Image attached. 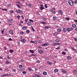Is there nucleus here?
I'll return each instance as SVG.
<instances>
[{
	"label": "nucleus",
	"instance_id": "nucleus-32",
	"mask_svg": "<svg viewBox=\"0 0 77 77\" xmlns=\"http://www.w3.org/2000/svg\"><path fill=\"white\" fill-rule=\"evenodd\" d=\"M62 54H63V55H65L66 54V53L64 51H63L62 52Z\"/></svg>",
	"mask_w": 77,
	"mask_h": 77
},
{
	"label": "nucleus",
	"instance_id": "nucleus-14",
	"mask_svg": "<svg viewBox=\"0 0 77 77\" xmlns=\"http://www.w3.org/2000/svg\"><path fill=\"white\" fill-rule=\"evenodd\" d=\"M63 31L64 32H66L67 31V30H66V28H63Z\"/></svg>",
	"mask_w": 77,
	"mask_h": 77
},
{
	"label": "nucleus",
	"instance_id": "nucleus-40",
	"mask_svg": "<svg viewBox=\"0 0 77 77\" xmlns=\"http://www.w3.org/2000/svg\"><path fill=\"white\" fill-rule=\"evenodd\" d=\"M20 34H21V35H23V34H24V33L23 32L21 31L20 32Z\"/></svg>",
	"mask_w": 77,
	"mask_h": 77
},
{
	"label": "nucleus",
	"instance_id": "nucleus-6",
	"mask_svg": "<svg viewBox=\"0 0 77 77\" xmlns=\"http://www.w3.org/2000/svg\"><path fill=\"white\" fill-rule=\"evenodd\" d=\"M57 20V17L56 16L53 17V21H56Z\"/></svg>",
	"mask_w": 77,
	"mask_h": 77
},
{
	"label": "nucleus",
	"instance_id": "nucleus-52",
	"mask_svg": "<svg viewBox=\"0 0 77 77\" xmlns=\"http://www.w3.org/2000/svg\"><path fill=\"white\" fill-rule=\"evenodd\" d=\"M17 17L18 18V19H20V15H18L17 16Z\"/></svg>",
	"mask_w": 77,
	"mask_h": 77
},
{
	"label": "nucleus",
	"instance_id": "nucleus-26",
	"mask_svg": "<svg viewBox=\"0 0 77 77\" xmlns=\"http://www.w3.org/2000/svg\"><path fill=\"white\" fill-rule=\"evenodd\" d=\"M49 28H50V27H49L48 26H46L45 27V29H49Z\"/></svg>",
	"mask_w": 77,
	"mask_h": 77
},
{
	"label": "nucleus",
	"instance_id": "nucleus-1",
	"mask_svg": "<svg viewBox=\"0 0 77 77\" xmlns=\"http://www.w3.org/2000/svg\"><path fill=\"white\" fill-rule=\"evenodd\" d=\"M74 3V1L72 0H70L68 2V3L70 6H72L73 5V3Z\"/></svg>",
	"mask_w": 77,
	"mask_h": 77
},
{
	"label": "nucleus",
	"instance_id": "nucleus-64",
	"mask_svg": "<svg viewBox=\"0 0 77 77\" xmlns=\"http://www.w3.org/2000/svg\"><path fill=\"white\" fill-rule=\"evenodd\" d=\"M77 3V0H76V1L74 3Z\"/></svg>",
	"mask_w": 77,
	"mask_h": 77
},
{
	"label": "nucleus",
	"instance_id": "nucleus-30",
	"mask_svg": "<svg viewBox=\"0 0 77 77\" xmlns=\"http://www.w3.org/2000/svg\"><path fill=\"white\" fill-rule=\"evenodd\" d=\"M57 32H62V30L60 29H57Z\"/></svg>",
	"mask_w": 77,
	"mask_h": 77
},
{
	"label": "nucleus",
	"instance_id": "nucleus-41",
	"mask_svg": "<svg viewBox=\"0 0 77 77\" xmlns=\"http://www.w3.org/2000/svg\"><path fill=\"white\" fill-rule=\"evenodd\" d=\"M7 58H8V59H11V57H9V55L7 56Z\"/></svg>",
	"mask_w": 77,
	"mask_h": 77
},
{
	"label": "nucleus",
	"instance_id": "nucleus-24",
	"mask_svg": "<svg viewBox=\"0 0 77 77\" xmlns=\"http://www.w3.org/2000/svg\"><path fill=\"white\" fill-rule=\"evenodd\" d=\"M38 52L40 53V54H42L43 53V51L41 50H39Z\"/></svg>",
	"mask_w": 77,
	"mask_h": 77
},
{
	"label": "nucleus",
	"instance_id": "nucleus-21",
	"mask_svg": "<svg viewBox=\"0 0 77 77\" xmlns=\"http://www.w3.org/2000/svg\"><path fill=\"white\" fill-rule=\"evenodd\" d=\"M47 63H48L49 65H51V64H52V63L51 62H50L49 61H47Z\"/></svg>",
	"mask_w": 77,
	"mask_h": 77
},
{
	"label": "nucleus",
	"instance_id": "nucleus-33",
	"mask_svg": "<svg viewBox=\"0 0 77 77\" xmlns=\"http://www.w3.org/2000/svg\"><path fill=\"white\" fill-rule=\"evenodd\" d=\"M19 66L20 68H23V66H22V65H20Z\"/></svg>",
	"mask_w": 77,
	"mask_h": 77
},
{
	"label": "nucleus",
	"instance_id": "nucleus-15",
	"mask_svg": "<svg viewBox=\"0 0 77 77\" xmlns=\"http://www.w3.org/2000/svg\"><path fill=\"white\" fill-rule=\"evenodd\" d=\"M9 52L11 53H14V50H9Z\"/></svg>",
	"mask_w": 77,
	"mask_h": 77
},
{
	"label": "nucleus",
	"instance_id": "nucleus-36",
	"mask_svg": "<svg viewBox=\"0 0 77 77\" xmlns=\"http://www.w3.org/2000/svg\"><path fill=\"white\" fill-rule=\"evenodd\" d=\"M65 19L67 20H69V17H66Z\"/></svg>",
	"mask_w": 77,
	"mask_h": 77
},
{
	"label": "nucleus",
	"instance_id": "nucleus-56",
	"mask_svg": "<svg viewBox=\"0 0 77 77\" xmlns=\"http://www.w3.org/2000/svg\"><path fill=\"white\" fill-rule=\"evenodd\" d=\"M29 21L31 22H32V23H33V20H31V19H29Z\"/></svg>",
	"mask_w": 77,
	"mask_h": 77
},
{
	"label": "nucleus",
	"instance_id": "nucleus-44",
	"mask_svg": "<svg viewBox=\"0 0 77 77\" xmlns=\"http://www.w3.org/2000/svg\"><path fill=\"white\" fill-rule=\"evenodd\" d=\"M43 20L44 21H46V19L45 17H43Z\"/></svg>",
	"mask_w": 77,
	"mask_h": 77
},
{
	"label": "nucleus",
	"instance_id": "nucleus-55",
	"mask_svg": "<svg viewBox=\"0 0 77 77\" xmlns=\"http://www.w3.org/2000/svg\"><path fill=\"white\" fill-rule=\"evenodd\" d=\"M5 74H4L3 75H2L1 76V77H5Z\"/></svg>",
	"mask_w": 77,
	"mask_h": 77
},
{
	"label": "nucleus",
	"instance_id": "nucleus-9",
	"mask_svg": "<svg viewBox=\"0 0 77 77\" xmlns=\"http://www.w3.org/2000/svg\"><path fill=\"white\" fill-rule=\"evenodd\" d=\"M27 26H25L23 27L22 28L23 30H26V29H27Z\"/></svg>",
	"mask_w": 77,
	"mask_h": 77
},
{
	"label": "nucleus",
	"instance_id": "nucleus-8",
	"mask_svg": "<svg viewBox=\"0 0 77 77\" xmlns=\"http://www.w3.org/2000/svg\"><path fill=\"white\" fill-rule=\"evenodd\" d=\"M27 24H28V25H29V26H31L32 23H31V22L30 21H28L27 23Z\"/></svg>",
	"mask_w": 77,
	"mask_h": 77
},
{
	"label": "nucleus",
	"instance_id": "nucleus-34",
	"mask_svg": "<svg viewBox=\"0 0 77 77\" xmlns=\"http://www.w3.org/2000/svg\"><path fill=\"white\" fill-rule=\"evenodd\" d=\"M40 8L42 10V9H45V8L44 7H40Z\"/></svg>",
	"mask_w": 77,
	"mask_h": 77
},
{
	"label": "nucleus",
	"instance_id": "nucleus-12",
	"mask_svg": "<svg viewBox=\"0 0 77 77\" xmlns=\"http://www.w3.org/2000/svg\"><path fill=\"white\" fill-rule=\"evenodd\" d=\"M43 74L44 75H46L47 74V73L46 72H43Z\"/></svg>",
	"mask_w": 77,
	"mask_h": 77
},
{
	"label": "nucleus",
	"instance_id": "nucleus-5",
	"mask_svg": "<svg viewBox=\"0 0 77 77\" xmlns=\"http://www.w3.org/2000/svg\"><path fill=\"white\" fill-rule=\"evenodd\" d=\"M45 45L48 46V45H49V44H48L47 43H46L42 45V46H45Z\"/></svg>",
	"mask_w": 77,
	"mask_h": 77
},
{
	"label": "nucleus",
	"instance_id": "nucleus-16",
	"mask_svg": "<svg viewBox=\"0 0 77 77\" xmlns=\"http://www.w3.org/2000/svg\"><path fill=\"white\" fill-rule=\"evenodd\" d=\"M60 41V40L59 38H58L57 40H55V41H56V42H59Z\"/></svg>",
	"mask_w": 77,
	"mask_h": 77
},
{
	"label": "nucleus",
	"instance_id": "nucleus-45",
	"mask_svg": "<svg viewBox=\"0 0 77 77\" xmlns=\"http://www.w3.org/2000/svg\"><path fill=\"white\" fill-rule=\"evenodd\" d=\"M70 29H71V30H74V28L72 27H71Z\"/></svg>",
	"mask_w": 77,
	"mask_h": 77
},
{
	"label": "nucleus",
	"instance_id": "nucleus-47",
	"mask_svg": "<svg viewBox=\"0 0 77 77\" xmlns=\"http://www.w3.org/2000/svg\"><path fill=\"white\" fill-rule=\"evenodd\" d=\"M57 32H55L54 33V35H57Z\"/></svg>",
	"mask_w": 77,
	"mask_h": 77
},
{
	"label": "nucleus",
	"instance_id": "nucleus-20",
	"mask_svg": "<svg viewBox=\"0 0 77 77\" xmlns=\"http://www.w3.org/2000/svg\"><path fill=\"white\" fill-rule=\"evenodd\" d=\"M29 51L30 52H31V53H35L34 51H33V50H30Z\"/></svg>",
	"mask_w": 77,
	"mask_h": 77
},
{
	"label": "nucleus",
	"instance_id": "nucleus-38",
	"mask_svg": "<svg viewBox=\"0 0 77 77\" xmlns=\"http://www.w3.org/2000/svg\"><path fill=\"white\" fill-rule=\"evenodd\" d=\"M57 45H60V43H57Z\"/></svg>",
	"mask_w": 77,
	"mask_h": 77
},
{
	"label": "nucleus",
	"instance_id": "nucleus-63",
	"mask_svg": "<svg viewBox=\"0 0 77 77\" xmlns=\"http://www.w3.org/2000/svg\"><path fill=\"white\" fill-rule=\"evenodd\" d=\"M74 41H77V38H75V39H74Z\"/></svg>",
	"mask_w": 77,
	"mask_h": 77
},
{
	"label": "nucleus",
	"instance_id": "nucleus-46",
	"mask_svg": "<svg viewBox=\"0 0 77 77\" xmlns=\"http://www.w3.org/2000/svg\"><path fill=\"white\" fill-rule=\"evenodd\" d=\"M10 12L11 13H14V11H13V10L11 11Z\"/></svg>",
	"mask_w": 77,
	"mask_h": 77
},
{
	"label": "nucleus",
	"instance_id": "nucleus-54",
	"mask_svg": "<svg viewBox=\"0 0 77 77\" xmlns=\"http://www.w3.org/2000/svg\"><path fill=\"white\" fill-rule=\"evenodd\" d=\"M4 32H5L4 31H3V30H2V34H3V33H4Z\"/></svg>",
	"mask_w": 77,
	"mask_h": 77
},
{
	"label": "nucleus",
	"instance_id": "nucleus-13",
	"mask_svg": "<svg viewBox=\"0 0 77 77\" xmlns=\"http://www.w3.org/2000/svg\"><path fill=\"white\" fill-rule=\"evenodd\" d=\"M5 63H6V64H7V65H8V64L10 63V62L8 61L7 60H6Z\"/></svg>",
	"mask_w": 77,
	"mask_h": 77
},
{
	"label": "nucleus",
	"instance_id": "nucleus-43",
	"mask_svg": "<svg viewBox=\"0 0 77 77\" xmlns=\"http://www.w3.org/2000/svg\"><path fill=\"white\" fill-rule=\"evenodd\" d=\"M60 48L59 47H58V48H56V49H57V50H60Z\"/></svg>",
	"mask_w": 77,
	"mask_h": 77
},
{
	"label": "nucleus",
	"instance_id": "nucleus-53",
	"mask_svg": "<svg viewBox=\"0 0 77 77\" xmlns=\"http://www.w3.org/2000/svg\"><path fill=\"white\" fill-rule=\"evenodd\" d=\"M30 42H32V43H35V42L33 41H30Z\"/></svg>",
	"mask_w": 77,
	"mask_h": 77
},
{
	"label": "nucleus",
	"instance_id": "nucleus-49",
	"mask_svg": "<svg viewBox=\"0 0 77 77\" xmlns=\"http://www.w3.org/2000/svg\"><path fill=\"white\" fill-rule=\"evenodd\" d=\"M31 28L32 29V30L33 31H34V32H35V30H34V29H33V28L32 27V26L31 27Z\"/></svg>",
	"mask_w": 77,
	"mask_h": 77
},
{
	"label": "nucleus",
	"instance_id": "nucleus-60",
	"mask_svg": "<svg viewBox=\"0 0 77 77\" xmlns=\"http://www.w3.org/2000/svg\"><path fill=\"white\" fill-rule=\"evenodd\" d=\"M8 41H12V39L11 38H10L8 40Z\"/></svg>",
	"mask_w": 77,
	"mask_h": 77
},
{
	"label": "nucleus",
	"instance_id": "nucleus-29",
	"mask_svg": "<svg viewBox=\"0 0 77 77\" xmlns=\"http://www.w3.org/2000/svg\"><path fill=\"white\" fill-rule=\"evenodd\" d=\"M51 11L52 12V13H53V14H56V12L52 10Z\"/></svg>",
	"mask_w": 77,
	"mask_h": 77
},
{
	"label": "nucleus",
	"instance_id": "nucleus-48",
	"mask_svg": "<svg viewBox=\"0 0 77 77\" xmlns=\"http://www.w3.org/2000/svg\"><path fill=\"white\" fill-rule=\"evenodd\" d=\"M17 6H18V8H21V7H20V6L18 4L17 5Z\"/></svg>",
	"mask_w": 77,
	"mask_h": 77
},
{
	"label": "nucleus",
	"instance_id": "nucleus-7",
	"mask_svg": "<svg viewBox=\"0 0 77 77\" xmlns=\"http://www.w3.org/2000/svg\"><path fill=\"white\" fill-rule=\"evenodd\" d=\"M58 13H59L60 14V15H63V12L61 10H60L58 11Z\"/></svg>",
	"mask_w": 77,
	"mask_h": 77
},
{
	"label": "nucleus",
	"instance_id": "nucleus-62",
	"mask_svg": "<svg viewBox=\"0 0 77 77\" xmlns=\"http://www.w3.org/2000/svg\"><path fill=\"white\" fill-rule=\"evenodd\" d=\"M29 6L30 7H32V5H31V4H29Z\"/></svg>",
	"mask_w": 77,
	"mask_h": 77
},
{
	"label": "nucleus",
	"instance_id": "nucleus-17",
	"mask_svg": "<svg viewBox=\"0 0 77 77\" xmlns=\"http://www.w3.org/2000/svg\"><path fill=\"white\" fill-rule=\"evenodd\" d=\"M61 71L63 72V73H66V71H65V70H64L63 69H62L61 70Z\"/></svg>",
	"mask_w": 77,
	"mask_h": 77
},
{
	"label": "nucleus",
	"instance_id": "nucleus-2",
	"mask_svg": "<svg viewBox=\"0 0 77 77\" xmlns=\"http://www.w3.org/2000/svg\"><path fill=\"white\" fill-rule=\"evenodd\" d=\"M9 33L11 35H14V33H13V30H11L9 31Z\"/></svg>",
	"mask_w": 77,
	"mask_h": 77
},
{
	"label": "nucleus",
	"instance_id": "nucleus-11",
	"mask_svg": "<svg viewBox=\"0 0 77 77\" xmlns=\"http://www.w3.org/2000/svg\"><path fill=\"white\" fill-rule=\"evenodd\" d=\"M66 58L67 59H68L69 60H70L71 59V57L70 56H67Z\"/></svg>",
	"mask_w": 77,
	"mask_h": 77
},
{
	"label": "nucleus",
	"instance_id": "nucleus-57",
	"mask_svg": "<svg viewBox=\"0 0 77 77\" xmlns=\"http://www.w3.org/2000/svg\"><path fill=\"white\" fill-rule=\"evenodd\" d=\"M35 43H34L35 44H37V41H36V40H35Z\"/></svg>",
	"mask_w": 77,
	"mask_h": 77
},
{
	"label": "nucleus",
	"instance_id": "nucleus-37",
	"mask_svg": "<svg viewBox=\"0 0 77 77\" xmlns=\"http://www.w3.org/2000/svg\"><path fill=\"white\" fill-rule=\"evenodd\" d=\"M72 49L73 51H75V49H74V48H72Z\"/></svg>",
	"mask_w": 77,
	"mask_h": 77
},
{
	"label": "nucleus",
	"instance_id": "nucleus-3",
	"mask_svg": "<svg viewBox=\"0 0 77 77\" xmlns=\"http://www.w3.org/2000/svg\"><path fill=\"white\" fill-rule=\"evenodd\" d=\"M20 41H21V42H22L23 43H24V42H26V39H25V38H23Z\"/></svg>",
	"mask_w": 77,
	"mask_h": 77
},
{
	"label": "nucleus",
	"instance_id": "nucleus-42",
	"mask_svg": "<svg viewBox=\"0 0 77 77\" xmlns=\"http://www.w3.org/2000/svg\"><path fill=\"white\" fill-rule=\"evenodd\" d=\"M13 72H15V71H16V70L14 69H13Z\"/></svg>",
	"mask_w": 77,
	"mask_h": 77
},
{
	"label": "nucleus",
	"instance_id": "nucleus-61",
	"mask_svg": "<svg viewBox=\"0 0 77 77\" xmlns=\"http://www.w3.org/2000/svg\"><path fill=\"white\" fill-rule=\"evenodd\" d=\"M38 42H39V43H41V42H42V41H41V40H39L38 41Z\"/></svg>",
	"mask_w": 77,
	"mask_h": 77
},
{
	"label": "nucleus",
	"instance_id": "nucleus-27",
	"mask_svg": "<svg viewBox=\"0 0 77 77\" xmlns=\"http://www.w3.org/2000/svg\"><path fill=\"white\" fill-rule=\"evenodd\" d=\"M26 32L27 33H30V30H27L26 31Z\"/></svg>",
	"mask_w": 77,
	"mask_h": 77
},
{
	"label": "nucleus",
	"instance_id": "nucleus-39",
	"mask_svg": "<svg viewBox=\"0 0 77 77\" xmlns=\"http://www.w3.org/2000/svg\"><path fill=\"white\" fill-rule=\"evenodd\" d=\"M2 10H3V11H7L8 10L7 9H6V8L5 9H2Z\"/></svg>",
	"mask_w": 77,
	"mask_h": 77
},
{
	"label": "nucleus",
	"instance_id": "nucleus-18",
	"mask_svg": "<svg viewBox=\"0 0 77 77\" xmlns=\"http://www.w3.org/2000/svg\"><path fill=\"white\" fill-rule=\"evenodd\" d=\"M54 72H58L59 71V70L58 69H55L54 70Z\"/></svg>",
	"mask_w": 77,
	"mask_h": 77
},
{
	"label": "nucleus",
	"instance_id": "nucleus-19",
	"mask_svg": "<svg viewBox=\"0 0 77 77\" xmlns=\"http://www.w3.org/2000/svg\"><path fill=\"white\" fill-rule=\"evenodd\" d=\"M35 77H41L40 75H37V74H35Z\"/></svg>",
	"mask_w": 77,
	"mask_h": 77
},
{
	"label": "nucleus",
	"instance_id": "nucleus-10",
	"mask_svg": "<svg viewBox=\"0 0 77 77\" xmlns=\"http://www.w3.org/2000/svg\"><path fill=\"white\" fill-rule=\"evenodd\" d=\"M9 23H12V22L13 21V20L12 19H11L10 20H8Z\"/></svg>",
	"mask_w": 77,
	"mask_h": 77
},
{
	"label": "nucleus",
	"instance_id": "nucleus-50",
	"mask_svg": "<svg viewBox=\"0 0 77 77\" xmlns=\"http://www.w3.org/2000/svg\"><path fill=\"white\" fill-rule=\"evenodd\" d=\"M45 8H47V4H45Z\"/></svg>",
	"mask_w": 77,
	"mask_h": 77
},
{
	"label": "nucleus",
	"instance_id": "nucleus-51",
	"mask_svg": "<svg viewBox=\"0 0 77 77\" xmlns=\"http://www.w3.org/2000/svg\"><path fill=\"white\" fill-rule=\"evenodd\" d=\"M21 17H22V19H23V20H24V16H23V15H22L21 16Z\"/></svg>",
	"mask_w": 77,
	"mask_h": 77
},
{
	"label": "nucleus",
	"instance_id": "nucleus-28",
	"mask_svg": "<svg viewBox=\"0 0 77 77\" xmlns=\"http://www.w3.org/2000/svg\"><path fill=\"white\" fill-rule=\"evenodd\" d=\"M52 45L53 46H54V45H57V43H55L52 44Z\"/></svg>",
	"mask_w": 77,
	"mask_h": 77
},
{
	"label": "nucleus",
	"instance_id": "nucleus-58",
	"mask_svg": "<svg viewBox=\"0 0 77 77\" xmlns=\"http://www.w3.org/2000/svg\"><path fill=\"white\" fill-rule=\"evenodd\" d=\"M9 75L8 74H5V76H9Z\"/></svg>",
	"mask_w": 77,
	"mask_h": 77
},
{
	"label": "nucleus",
	"instance_id": "nucleus-59",
	"mask_svg": "<svg viewBox=\"0 0 77 77\" xmlns=\"http://www.w3.org/2000/svg\"><path fill=\"white\" fill-rule=\"evenodd\" d=\"M37 63H40V61L39 60L37 61Z\"/></svg>",
	"mask_w": 77,
	"mask_h": 77
},
{
	"label": "nucleus",
	"instance_id": "nucleus-22",
	"mask_svg": "<svg viewBox=\"0 0 77 77\" xmlns=\"http://www.w3.org/2000/svg\"><path fill=\"white\" fill-rule=\"evenodd\" d=\"M67 30L68 32H70V31H71V28H69L67 29Z\"/></svg>",
	"mask_w": 77,
	"mask_h": 77
},
{
	"label": "nucleus",
	"instance_id": "nucleus-31",
	"mask_svg": "<svg viewBox=\"0 0 77 77\" xmlns=\"http://www.w3.org/2000/svg\"><path fill=\"white\" fill-rule=\"evenodd\" d=\"M28 69L29 71H33V70L30 68H28Z\"/></svg>",
	"mask_w": 77,
	"mask_h": 77
},
{
	"label": "nucleus",
	"instance_id": "nucleus-23",
	"mask_svg": "<svg viewBox=\"0 0 77 77\" xmlns=\"http://www.w3.org/2000/svg\"><path fill=\"white\" fill-rule=\"evenodd\" d=\"M72 27L74 28H75L76 27V25L75 24H73L72 25Z\"/></svg>",
	"mask_w": 77,
	"mask_h": 77
},
{
	"label": "nucleus",
	"instance_id": "nucleus-4",
	"mask_svg": "<svg viewBox=\"0 0 77 77\" xmlns=\"http://www.w3.org/2000/svg\"><path fill=\"white\" fill-rule=\"evenodd\" d=\"M17 13L20 14V13H22V11H21V10H17Z\"/></svg>",
	"mask_w": 77,
	"mask_h": 77
},
{
	"label": "nucleus",
	"instance_id": "nucleus-35",
	"mask_svg": "<svg viewBox=\"0 0 77 77\" xmlns=\"http://www.w3.org/2000/svg\"><path fill=\"white\" fill-rule=\"evenodd\" d=\"M22 73L24 74H26V71H24L22 72Z\"/></svg>",
	"mask_w": 77,
	"mask_h": 77
},
{
	"label": "nucleus",
	"instance_id": "nucleus-25",
	"mask_svg": "<svg viewBox=\"0 0 77 77\" xmlns=\"http://www.w3.org/2000/svg\"><path fill=\"white\" fill-rule=\"evenodd\" d=\"M41 24H46V23L45 22H41Z\"/></svg>",
	"mask_w": 77,
	"mask_h": 77
}]
</instances>
